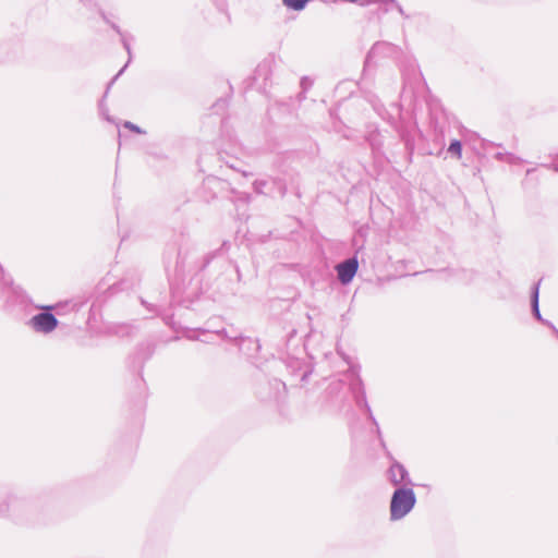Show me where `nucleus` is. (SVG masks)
<instances>
[{"label":"nucleus","mask_w":558,"mask_h":558,"mask_svg":"<svg viewBox=\"0 0 558 558\" xmlns=\"http://www.w3.org/2000/svg\"><path fill=\"white\" fill-rule=\"evenodd\" d=\"M415 496L411 489H397L391 498L390 513L393 520L403 518L414 506Z\"/></svg>","instance_id":"f257e3e1"},{"label":"nucleus","mask_w":558,"mask_h":558,"mask_svg":"<svg viewBox=\"0 0 558 558\" xmlns=\"http://www.w3.org/2000/svg\"><path fill=\"white\" fill-rule=\"evenodd\" d=\"M448 150L452 154H454L457 156V158H461V155H462V147H461V143L459 141H453Z\"/></svg>","instance_id":"423d86ee"},{"label":"nucleus","mask_w":558,"mask_h":558,"mask_svg":"<svg viewBox=\"0 0 558 558\" xmlns=\"http://www.w3.org/2000/svg\"><path fill=\"white\" fill-rule=\"evenodd\" d=\"M389 478L390 481L397 485L401 483L405 477V470L400 464H393L389 469Z\"/></svg>","instance_id":"20e7f679"},{"label":"nucleus","mask_w":558,"mask_h":558,"mask_svg":"<svg viewBox=\"0 0 558 558\" xmlns=\"http://www.w3.org/2000/svg\"><path fill=\"white\" fill-rule=\"evenodd\" d=\"M31 325L36 331L47 333L58 326V320L50 313H40L31 319Z\"/></svg>","instance_id":"f03ea898"},{"label":"nucleus","mask_w":558,"mask_h":558,"mask_svg":"<svg viewBox=\"0 0 558 558\" xmlns=\"http://www.w3.org/2000/svg\"><path fill=\"white\" fill-rule=\"evenodd\" d=\"M357 260L352 258L348 259L337 266V272L339 280L347 284L349 283L357 271Z\"/></svg>","instance_id":"7ed1b4c3"},{"label":"nucleus","mask_w":558,"mask_h":558,"mask_svg":"<svg viewBox=\"0 0 558 558\" xmlns=\"http://www.w3.org/2000/svg\"><path fill=\"white\" fill-rule=\"evenodd\" d=\"M124 126H125V128H128V129H130V130H132V131H135V132H137V133H141V130H140L137 126H135L134 124H132L131 122H126V123L124 124Z\"/></svg>","instance_id":"0eeeda50"},{"label":"nucleus","mask_w":558,"mask_h":558,"mask_svg":"<svg viewBox=\"0 0 558 558\" xmlns=\"http://www.w3.org/2000/svg\"><path fill=\"white\" fill-rule=\"evenodd\" d=\"M308 1L310 0H282L283 4L287 8L292 9L294 11H300V10L304 9L305 4Z\"/></svg>","instance_id":"39448f33"}]
</instances>
